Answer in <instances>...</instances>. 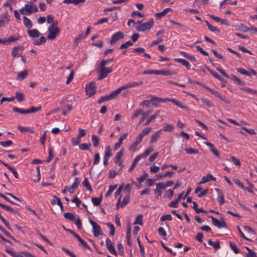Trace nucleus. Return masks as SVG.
<instances>
[{
  "instance_id": "nucleus-47",
  "label": "nucleus",
  "mask_w": 257,
  "mask_h": 257,
  "mask_svg": "<svg viewBox=\"0 0 257 257\" xmlns=\"http://www.w3.org/2000/svg\"><path fill=\"white\" fill-rule=\"evenodd\" d=\"M92 141L93 143V145L94 147H97L99 143V139L97 136L95 135H93L92 136Z\"/></svg>"
},
{
  "instance_id": "nucleus-26",
  "label": "nucleus",
  "mask_w": 257,
  "mask_h": 257,
  "mask_svg": "<svg viewBox=\"0 0 257 257\" xmlns=\"http://www.w3.org/2000/svg\"><path fill=\"white\" fill-rule=\"evenodd\" d=\"M28 75V72L27 70H23V71L19 73L17 76V80H22L24 79Z\"/></svg>"
},
{
  "instance_id": "nucleus-6",
  "label": "nucleus",
  "mask_w": 257,
  "mask_h": 257,
  "mask_svg": "<svg viewBox=\"0 0 257 257\" xmlns=\"http://www.w3.org/2000/svg\"><path fill=\"white\" fill-rule=\"evenodd\" d=\"M143 84V82L140 81L139 82H133L130 83L126 84L120 87L117 88L116 90H115L116 93H117V95L119 94L121 91L123 90L128 89L131 87H133L136 86H139Z\"/></svg>"
},
{
  "instance_id": "nucleus-53",
  "label": "nucleus",
  "mask_w": 257,
  "mask_h": 257,
  "mask_svg": "<svg viewBox=\"0 0 257 257\" xmlns=\"http://www.w3.org/2000/svg\"><path fill=\"white\" fill-rule=\"evenodd\" d=\"M240 89L241 90H243L245 91V92H247L251 94H257V90H255L254 89H251L250 88L242 87V88H240Z\"/></svg>"
},
{
  "instance_id": "nucleus-54",
  "label": "nucleus",
  "mask_w": 257,
  "mask_h": 257,
  "mask_svg": "<svg viewBox=\"0 0 257 257\" xmlns=\"http://www.w3.org/2000/svg\"><path fill=\"white\" fill-rule=\"evenodd\" d=\"M185 151L188 154H197L198 153V150L192 148H186Z\"/></svg>"
},
{
  "instance_id": "nucleus-20",
  "label": "nucleus",
  "mask_w": 257,
  "mask_h": 257,
  "mask_svg": "<svg viewBox=\"0 0 257 257\" xmlns=\"http://www.w3.org/2000/svg\"><path fill=\"white\" fill-rule=\"evenodd\" d=\"M27 32L29 36L32 38H38L40 35V32L36 29L28 30Z\"/></svg>"
},
{
  "instance_id": "nucleus-32",
  "label": "nucleus",
  "mask_w": 257,
  "mask_h": 257,
  "mask_svg": "<svg viewBox=\"0 0 257 257\" xmlns=\"http://www.w3.org/2000/svg\"><path fill=\"white\" fill-rule=\"evenodd\" d=\"M64 217L68 220H71V221H74L76 220V217L71 212H66L64 214Z\"/></svg>"
},
{
  "instance_id": "nucleus-38",
  "label": "nucleus",
  "mask_w": 257,
  "mask_h": 257,
  "mask_svg": "<svg viewBox=\"0 0 257 257\" xmlns=\"http://www.w3.org/2000/svg\"><path fill=\"white\" fill-rule=\"evenodd\" d=\"M156 75H163L165 76L171 75L172 74V72L170 70H156Z\"/></svg>"
},
{
  "instance_id": "nucleus-42",
  "label": "nucleus",
  "mask_w": 257,
  "mask_h": 257,
  "mask_svg": "<svg viewBox=\"0 0 257 257\" xmlns=\"http://www.w3.org/2000/svg\"><path fill=\"white\" fill-rule=\"evenodd\" d=\"M16 98L19 102H22L24 100V95L23 93L17 91L16 93Z\"/></svg>"
},
{
  "instance_id": "nucleus-41",
  "label": "nucleus",
  "mask_w": 257,
  "mask_h": 257,
  "mask_svg": "<svg viewBox=\"0 0 257 257\" xmlns=\"http://www.w3.org/2000/svg\"><path fill=\"white\" fill-rule=\"evenodd\" d=\"M200 100L204 104L206 105L208 107H213L214 104L210 100L205 98H201Z\"/></svg>"
},
{
  "instance_id": "nucleus-64",
  "label": "nucleus",
  "mask_w": 257,
  "mask_h": 257,
  "mask_svg": "<svg viewBox=\"0 0 257 257\" xmlns=\"http://www.w3.org/2000/svg\"><path fill=\"white\" fill-rule=\"evenodd\" d=\"M158 233L160 235L163 236V238L165 240L167 234H166V232L165 229L163 227H160L158 228Z\"/></svg>"
},
{
  "instance_id": "nucleus-51",
  "label": "nucleus",
  "mask_w": 257,
  "mask_h": 257,
  "mask_svg": "<svg viewBox=\"0 0 257 257\" xmlns=\"http://www.w3.org/2000/svg\"><path fill=\"white\" fill-rule=\"evenodd\" d=\"M159 111L155 114L151 115L145 122L144 125H148L151 121L154 120L158 115Z\"/></svg>"
},
{
  "instance_id": "nucleus-34",
  "label": "nucleus",
  "mask_w": 257,
  "mask_h": 257,
  "mask_svg": "<svg viewBox=\"0 0 257 257\" xmlns=\"http://www.w3.org/2000/svg\"><path fill=\"white\" fill-rule=\"evenodd\" d=\"M174 129V126L172 124L165 123L163 130L168 132H171Z\"/></svg>"
},
{
  "instance_id": "nucleus-58",
  "label": "nucleus",
  "mask_w": 257,
  "mask_h": 257,
  "mask_svg": "<svg viewBox=\"0 0 257 257\" xmlns=\"http://www.w3.org/2000/svg\"><path fill=\"white\" fill-rule=\"evenodd\" d=\"M205 23L208 26V29L210 31L212 32H220V30L217 28L212 26L211 24H209V23L207 21H206Z\"/></svg>"
},
{
  "instance_id": "nucleus-35",
  "label": "nucleus",
  "mask_w": 257,
  "mask_h": 257,
  "mask_svg": "<svg viewBox=\"0 0 257 257\" xmlns=\"http://www.w3.org/2000/svg\"><path fill=\"white\" fill-rule=\"evenodd\" d=\"M208 243L210 245L213 246L215 250H217L220 248V243L219 241H217L216 242H213L212 241L211 239H209L208 241Z\"/></svg>"
},
{
  "instance_id": "nucleus-16",
  "label": "nucleus",
  "mask_w": 257,
  "mask_h": 257,
  "mask_svg": "<svg viewBox=\"0 0 257 257\" xmlns=\"http://www.w3.org/2000/svg\"><path fill=\"white\" fill-rule=\"evenodd\" d=\"M210 180L216 181V178L208 173L206 176L202 177V180L199 182V184L206 183Z\"/></svg>"
},
{
  "instance_id": "nucleus-9",
  "label": "nucleus",
  "mask_w": 257,
  "mask_h": 257,
  "mask_svg": "<svg viewBox=\"0 0 257 257\" xmlns=\"http://www.w3.org/2000/svg\"><path fill=\"white\" fill-rule=\"evenodd\" d=\"M89 222L92 225L93 227V234L95 237H98L100 235H101V229L100 225L98 224L96 222L94 221L91 219L89 218Z\"/></svg>"
},
{
  "instance_id": "nucleus-21",
  "label": "nucleus",
  "mask_w": 257,
  "mask_h": 257,
  "mask_svg": "<svg viewBox=\"0 0 257 257\" xmlns=\"http://www.w3.org/2000/svg\"><path fill=\"white\" fill-rule=\"evenodd\" d=\"M174 60L185 66L188 70L190 69L191 65L189 62L187 60L181 58H176L174 59Z\"/></svg>"
},
{
  "instance_id": "nucleus-1",
  "label": "nucleus",
  "mask_w": 257,
  "mask_h": 257,
  "mask_svg": "<svg viewBox=\"0 0 257 257\" xmlns=\"http://www.w3.org/2000/svg\"><path fill=\"white\" fill-rule=\"evenodd\" d=\"M58 22L55 21L49 27L48 31L49 32L47 36V39L49 40H54L59 35L60 30L57 27Z\"/></svg>"
},
{
  "instance_id": "nucleus-60",
  "label": "nucleus",
  "mask_w": 257,
  "mask_h": 257,
  "mask_svg": "<svg viewBox=\"0 0 257 257\" xmlns=\"http://www.w3.org/2000/svg\"><path fill=\"white\" fill-rule=\"evenodd\" d=\"M133 45V43L131 41H128L125 43L121 44L119 48V49H126L128 48L129 46H132Z\"/></svg>"
},
{
  "instance_id": "nucleus-37",
  "label": "nucleus",
  "mask_w": 257,
  "mask_h": 257,
  "mask_svg": "<svg viewBox=\"0 0 257 257\" xmlns=\"http://www.w3.org/2000/svg\"><path fill=\"white\" fill-rule=\"evenodd\" d=\"M0 230L2 231L3 233H4L7 237H9L14 240L15 242H18V240H16L11 234L7 231L5 228H4L1 225H0Z\"/></svg>"
},
{
  "instance_id": "nucleus-7",
  "label": "nucleus",
  "mask_w": 257,
  "mask_h": 257,
  "mask_svg": "<svg viewBox=\"0 0 257 257\" xmlns=\"http://www.w3.org/2000/svg\"><path fill=\"white\" fill-rule=\"evenodd\" d=\"M154 24L153 19L150 20L148 22L136 26V29L138 31L144 32L147 30H150Z\"/></svg>"
},
{
  "instance_id": "nucleus-15",
  "label": "nucleus",
  "mask_w": 257,
  "mask_h": 257,
  "mask_svg": "<svg viewBox=\"0 0 257 257\" xmlns=\"http://www.w3.org/2000/svg\"><path fill=\"white\" fill-rule=\"evenodd\" d=\"M215 191L217 193V200L219 201L220 205H222L225 203V200L223 192L218 188H215Z\"/></svg>"
},
{
  "instance_id": "nucleus-55",
  "label": "nucleus",
  "mask_w": 257,
  "mask_h": 257,
  "mask_svg": "<svg viewBox=\"0 0 257 257\" xmlns=\"http://www.w3.org/2000/svg\"><path fill=\"white\" fill-rule=\"evenodd\" d=\"M106 225L110 228L109 234L111 236H113L115 233V227L111 223L108 222L106 223Z\"/></svg>"
},
{
  "instance_id": "nucleus-2",
  "label": "nucleus",
  "mask_w": 257,
  "mask_h": 257,
  "mask_svg": "<svg viewBox=\"0 0 257 257\" xmlns=\"http://www.w3.org/2000/svg\"><path fill=\"white\" fill-rule=\"evenodd\" d=\"M19 11L23 15L29 16L33 12H37L38 8L35 4L32 3V2H29L28 4H26L25 7L22 8Z\"/></svg>"
},
{
  "instance_id": "nucleus-52",
  "label": "nucleus",
  "mask_w": 257,
  "mask_h": 257,
  "mask_svg": "<svg viewBox=\"0 0 257 257\" xmlns=\"http://www.w3.org/2000/svg\"><path fill=\"white\" fill-rule=\"evenodd\" d=\"M229 245L235 253H238L240 252L239 249L234 243L232 242H229Z\"/></svg>"
},
{
  "instance_id": "nucleus-44",
  "label": "nucleus",
  "mask_w": 257,
  "mask_h": 257,
  "mask_svg": "<svg viewBox=\"0 0 257 257\" xmlns=\"http://www.w3.org/2000/svg\"><path fill=\"white\" fill-rule=\"evenodd\" d=\"M18 130L21 133H24L26 132H29L30 133H34L35 132L33 130H31L29 127H25L22 126H19L18 127Z\"/></svg>"
},
{
  "instance_id": "nucleus-46",
  "label": "nucleus",
  "mask_w": 257,
  "mask_h": 257,
  "mask_svg": "<svg viewBox=\"0 0 257 257\" xmlns=\"http://www.w3.org/2000/svg\"><path fill=\"white\" fill-rule=\"evenodd\" d=\"M6 250L8 253H9L11 256H12L13 257H23L22 255V254L21 252H20L18 253H16L9 248H7L6 249Z\"/></svg>"
},
{
  "instance_id": "nucleus-39",
  "label": "nucleus",
  "mask_w": 257,
  "mask_h": 257,
  "mask_svg": "<svg viewBox=\"0 0 257 257\" xmlns=\"http://www.w3.org/2000/svg\"><path fill=\"white\" fill-rule=\"evenodd\" d=\"M207 70L215 78H216L220 81H223V79L222 77L220 75L218 74L216 72H215L214 71L211 70L209 68H207Z\"/></svg>"
},
{
  "instance_id": "nucleus-24",
  "label": "nucleus",
  "mask_w": 257,
  "mask_h": 257,
  "mask_svg": "<svg viewBox=\"0 0 257 257\" xmlns=\"http://www.w3.org/2000/svg\"><path fill=\"white\" fill-rule=\"evenodd\" d=\"M172 10L170 8H166L164 9L162 12L158 13L156 14V16L159 19H161L164 16H165L169 12H172Z\"/></svg>"
},
{
  "instance_id": "nucleus-63",
  "label": "nucleus",
  "mask_w": 257,
  "mask_h": 257,
  "mask_svg": "<svg viewBox=\"0 0 257 257\" xmlns=\"http://www.w3.org/2000/svg\"><path fill=\"white\" fill-rule=\"evenodd\" d=\"M237 71L241 74L246 75V76H250V72H248L246 70L242 68H238L236 69Z\"/></svg>"
},
{
  "instance_id": "nucleus-59",
  "label": "nucleus",
  "mask_w": 257,
  "mask_h": 257,
  "mask_svg": "<svg viewBox=\"0 0 257 257\" xmlns=\"http://www.w3.org/2000/svg\"><path fill=\"white\" fill-rule=\"evenodd\" d=\"M174 194V191L172 189H169L166 192V194L164 195V197L165 198H168L169 199H171Z\"/></svg>"
},
{
  "instance_id": "nucleus-30",
  "label": "nucleus",
  "mask_w": 257,
  "mask_h": 257,
  "mask_svg": "<svg viewBox=\"0 0 257 257\" xmlns=\"http://www.w3.org/2000/svg\"><path fill=\"white\" fill-rule=\"evenodd\" d=\"M141 105H145L147 107H150L154 105L158 106V104L156 102H151L150 100H144L141 102Z\"/></svg>"
},
{
  "instance_id": "nucleus-28",
  "label": "nucleus",
  "mask_w": 257,
  "mask_h": 257,
  "mask_svg": "<svg viewBox=\"0 0 257 257\" xmlns=\"http://www.w3.org/2000/svg\"><path fill=\"white\" fill-rule=\"evenodd\" d=\"M141 159L140 156H137L135 159H134L133 163L132 164L131 166L128 169L129 172H132L133 171L135 167L136 166L138 162Z\"/></svg>"
},
{
  "instance_id": "nucleus-62",
  "label": "nucleus",
  "mask_w": 257,
  "mask_h": 257,
  "mask_svg": "<svg viewBox=\"0 0 257 257\" xmlns=\"http://www.w3.org/2000/svg\"><path fill=\"white\" fill-rule=\"evenodd\" d=\"M12 144H13V142L11 140L0 142V145L4 147H7L10 146Z\"/></svg>"
},
{
  "instance_id": "nucleus-48",
  "label": "nucleus",
  "mask_w": 257,
  "mask_h": 257,
  "mask_svg": "<svg viewBox=\"0 0 257 257\" xmlns=\"http://www.w3.org/2000/svg\"><path fill=\"white\" fill-rule=\"evenodd\" d=\"M46 41V39L44 36H41L39 39L36 40L35 41L34 44L35 45H40L43 43H45Z\"/></svg>"
},
{
  "instance_id": "nucleus-13",
  "label": "nucleus",
  "mask_w": 257,
  "mask_h": 257,
  "mask_svg": "<svg viewBox=\"0 0 257 257\" xmlns=\"http://www.w3.org/2000/svg\"><path fill=\"white\" fill-rule=\"evenodd\" d=\"M24 47L22 46H17L14 47L12 51V56L14 58L21 56V54L22 53Z\"/></svg>"
},
{
  "instance_id": "nucleus-11",
  "label": "nucleus",
  "mask_w": 257,
  "mask_h": 257,
  "mask_svg": "<svg viewBox=\"0 0 257 257\" xmlns=\"http://www.w3.org/2000/svg\"><path fill=\"white\" fill-rule=\"evenodd\" d=\"M117 95V94L116 93L115 90H114L108 95L101 96L98 100V103L100 104L105 101H108L113 99L116 98Z\"/></svg>"
},
{
  "instance_id": "nucleus-27",
  "label": "nucleus",
  "mask_w": 257,
  "mask_h": 257,
  "mask_svg": "<svg viewBox=\"0 0 257 257\" xmlns=\"http://www.w3.org/2000/svg\"><path fill=\"white\" fill-rule=\"evenodd\" d=\"M91 146L90 143H82L79 145V148L82 151H88Z\"/></svg>"
},
{
  "instance_id": "nucleus-36",
  "label": "nucleus",
  "mask_w": 257,
  "mask_h": 257,
  "mask_svg": "<svg viewBox=\"0 0 257 257\" xmlns=\"http://www.w3.org/2000/svg\"><path fill=\"white\" fill-rule=\"evenodd\" d=\"M151 110H148L145 112H143L142 111V113H141L142 117L141 120L139 122V124L142 123L147 118V117L151 113Z\"/></svg>"
},
{
  "instance_id": "nucleus-31",
  "label": "nucleus",
  "mask_w": 257,
  "mask_h": 257,
  "mask_svg": "<svg viewBox=\"0 0 257 257\" xmlns=\"http://www.w3.org/2000/svg\"><path fill=\"white\" fill-rule=\"evenodd\" d=\"M85 2V0H64L63 3L67 4H73L75 5H78L80 3H84Z\"/></svg>"
},
{
  "instance_id": "nucleus-14",
  "label": "nucleus",
  "mask_w": 257,
  "mask_h": 257,
  "mask_svg": "<svg viewBox=\"0 0 257 257\" xmlns=\"http://www.w3.org/2000/svg\"><path fill=\"white\" fill-rule=\"evenodd\" d=\"M106 247L108 251L112 254L117 256V253L116 251L115 250L112 243H111L110 240L107 238L106 239Z\"/></svg>"
},
{
  "instance_id": "nucleus-40",
  "label": "nucleus",
  "mask_w": 257,
  "mask_h": 257,
  "mask_svg": "<svg viewBox=\"0 0 257 257\" xmlns=\"http://www.w3.org/2000/svg\"><path fill=\"white\" fill-rule=\"evenodd\" d=\"M92 202L93 203V204L96 206H99L101 202V201H102V197H93L92 198Z\"/></svg>"
},
{
  "instance_id": "nucleus-49",
  "label": "nucleus",
  "mask_w": 257,
  "mask_h": 257,
  "mask_svg": "<svg viewBox=\"0 0 257 257\" xmlns=\"http://www.w3.org/2000/svg\"><path fill=\"white\" fill-rule=\"evenodd\" d=\"M41 108H42L41 106H39V107H35L32 106L30 109H26L27 114L36 112L37 111H40L41 109Z\"/></svg>"
},
{
  "instance_id": "nucleus-57",
  "label": "nucleus",
  "mask_w": 257,
  "mask_h": 257,
  "mask_svg": "<svg viewBox=\"0 0 257 257\" xmlns=\"http://www.w3.org/2000/svg\"><path fill=\"white\" fill-rule=\"evenodd\" d=\"M142 218L143 215L142 214L138 215L136 218L135 221L134 222V224H138L141 225H142L143 224Z\"/></svg>"
},
{
  "instance_id": "nucleus-17",
  "label": "nucleus",
  "mask_w": 257,
  "mask_h": 257,
  "mask_svg": "<svg viewBox=\"0 0 257 257\" xmlns=\"http://www.w3.org/2000/svg\"><path fill=\"white\" fill-rule=\"evenodd\" d=\"M163 130H160L151 135V138L150 141V144L155 143L157 141L160 137V134L162 132Z\"/></svg>"
},
{
  "instance_id": "nucleus-22",
  "label": "nucleus",
  "mask_w": 257,
  "mask_h": 257,
  "mask_svg": "<svg viewBox=\"0 0 257 257\" xmlns=\"http://www.w3.org/2000/svg\"><path fill=\"white\" fill-rule=\"evenodd\" d=\"M6 21H9L8 19V13H5L1 14L0 15V27L5 26Z\"/></svg>"
},
{
  "instance_id": "nucleus-4",
  "label": "nucleus",
  "mask_w": 257,
  "mask_h": 257,
  "mask_svg": "<svg viewBox=\"0 0 257 257\" xmlns=\"http://www.w3.org/2000/svg\"><path fill=\"white\" fill-rule=\"evenodd\" d=\"M112 67H105V66H98V72L99 75L97 78L98 80H101L107 77L108 74L112 72Z\"/></svg>"
},
{
  "instance_id": "nucleus-29",
  "label": "nucleus",
  "mask_w": 257,
  "mask_h": 257,
  "mask_svg": "<svg viewBox=\"0 0 257 257\" xmlns=\"http://www.w3.org/2000/svg\"><path fill=\"white\" fill-rule=\"evenodd\" d=\"M82 185L89 191H92V189L87 177L84 178L83 182H82Z\"/></svg>"
},
{
  "instance_id": "nucleus-12",
  "label": "nucleus",
  "mask_w": 257,
  "mask_h": 257,
  "mask_svg": "<svg viewBox=\"0 0 257 257\" xmlns=\"http://www.w3.org/2000/svg\"><path fill=\"white\" fill-rule=\"evenodd\" d=\"M124 38V35L122 32L119 31L117 32L114 34H113L111 36V40L110 41V44L111 45H114L117 41L118 40L122 39Z\"/></svg>"
},
{
  "instance_id": "nucleus-50",
  "label": "nucleus",
  "mask_w": 257,
  "mask_h": 257,
  "mask_svg": "<svg viewBox=\"0 0 257 257\" xmlns=\"http://www.w3.org/2000/svg\"><path fill=\"white\" fill-rule=\"evenodd\" d=\"M19 40V38L17 37L16 35H12L8 39H7V43L8 45L11 44L12 42H14Z\"/></svg>"
},
{
  "instance_id": "nucleus-5",
  "label": "nucleus",
  "mask_w": 257,
  "mask_h": 257,
  "mask_svg": "<svg viewBox=\"0 0 257 257\" xmlns=\"http://www.w3.org/2000/svg\"><path fill=\"white\" fill-rule=\"evenodd\" d=\"M208 217L211 219L213 224L218 228H226L227 227L223 218H222L220 221L212 215L208 216Z\"/></svg>"
},
{
  "instance_id": "nucleus-10",
  "label": "nucleus",
  "mask_w": 257,
  "mask_h": 257,
  "mask_svg": "<svg viewBox=\"0 0 257 257\" xmlns=\"http://www.w3.org/2000/svg\"><path fill=\"white\" fill-rule=\"evenodd\" d=\"M96 87L95 83L91 82L89 84H87L85 87L86 93L89 96H91L96 92Z\"/></svg>"
},
{
  "instance_id": "nucleus-3",
  "label": "nucleus",
  "mask_w": 257,
  "mask_h": 257,
  "mask_svg": "<svg viewBox=\"0 0 257 257\" xmlns=\"http://www.w3.org/2000/svg\"><path fill=\"white\" fill-rule=\"evenodd\" d=\"M152 97V101H157L158 102H165L166 101H169L173 103L176 105L178 106L180 108H181L182 109H187V107L186 106L183 105L181 102L177 100L174 98H160L157 97L153 96H151Z\"/></svg>"
},
{
  "instance_id": "nucleus-33",
  "label": "nucleus",
  "mask_w": 257,
  "mask_h": 257,
  "mask_svg": "<svg viewBox=\"0 0 257 257\" xmlns=\"http://www.w3.org/2000/svg\"><path fill=\"white\" fill-rule=\"evenodd\" d=\"M130 202V195L127 194L125 196L123 197L122 202L120 204V207L121 208L124 207L126 206Z\"/></svg>"
},
{
  "instance_id": "nucleus-8",
  "label": "nucleus",
  "mask_w": 257,
  "mask_h": 257,
  "mask_svg": "<svg viewBox=\"0 0 257 257\" xmlns=\"http://www.w3.org/2000/svg\"><path fill=\"white\" fill-rule=\"evenodd\" d=\"M203 87L205 88L206 90H208L210 92H211L213 95H214L215 96L218 97L220 100L224 101L226 103H230V101L227 99L225 98V97H223L220 95L219 93L215 91V90L206 86V85H202Z\"/></svg>"
},
{
  "instance_id": "nucleus-43",
  "label": "nucleus",
  "mask_w": 257,
  "mask_h": 257,
  "mask_svg": "<svg viewBox=\"0 0 257 257\" xmlns=\"http://www.w3.org/2000/svg\"><path fill=\"white\" fill-rule=\"evenodd\" d=\"M153 149L152 147H149L148 149H147L144 153L141 155H140L141 158H146L150 153L153 151Z\"/></svg>"
},
{
  "instance_id": "nucleus-19",
  "label": "nucleus",
  "mask_w": 257,
  "mask_h": 257,
  "mask_svg": "<svg viewBox=\"0 0 257 257\" xmlns=\"http://www.w3.org/2000/svg\"><path fill=\"white\" fill-rule=\"evenodd\" d=\"M127 136V133H126L125 134L121 135L120 137L118 142L115 143V144L114 145V150H117L120 147V146L121 145V144L122 143V141L126 138Z\"/></svg>"
},
{
  "instance_id": "nucleus-56",
  "label": "nucleus",
  "mask_w": 257,
  "mask_h": 257,
  "mask_svg": "<svg viewBox=\"0 0 257 257\" xmlns=\"http://www.w3.org/2000/svg\"><path fill=\"white\" fill-rule=\"evenodd\" d=\"M13 110L15 112H17L20 114H27L26 109H23L22 108H20L17 107H13Z\"/></svg>"
},
{
  "instance_id": "nucleus-25",
  "label": "nucleus",
  "mask_w": 257,
  "mask_h": 257,
  "mask_svg": "<svg viewBox=\"0 0 257 257\" xmlns=\"http://www.w3.org/2000/svg\"><path fill=\"white\" fill-rule=\"evenodd\" d=\"M23 22L25 26L29 29H30L33 26V24L31 20L26 16L23 17Z\"/></svg>"
},
{
  "instance_id": "nucleus-61",
  "label": "nucleus",
  "mask_w": 257,
  "mask_h": 257,
  "mask_svg": "<svg viewBox=\"0 0 257 257\" xmlns=\"http://www.w3.org/2000/svg\"><path fill=\"white\" fill-rule=\"evenodd\" d=\"M111 156H112V154L111 152L110 148V146H108L106 147V148L105 149V153H104V155L103 157L108 158L110 157Z\"/></svg>"
},
{
  "instance_id": "nucleus-45",
  "label": "nucleus",
  "mask_w": 257,
  "mask_h": 257,
  "mask_svg": "<svg viewBox=\"0 0 257 257\" xmlns=\"http://www.w3.org/2000/svg\"><path fill=\"white\" fill-rule=\"evenodd\" d=\"M123 154V151L122 150L118 152L114 159V163L117 164L119 162Z\"/></svg>"
},
{
  "instance_id": "nucleus-23",
  "label": "nucleus",
  "mask_w": 257,
  "mask_h": 257,
  "mask_svg": "<svg viewBox=\"0 0 257 257\" xmlns=\"http://www.w3.org/2000/svg\"><path fill=\"white\" fill-rule=\"evenodd\" d=\"M229 79L233 80L234 82L237 85H244L245 84V82L241 81L234 75H231Z\"/></svg>"
},
{
  "instance_id": "nucleus-18",
  "label": "nucleus",
  "mask_w": 257,
  "mask_h": 257,
  "mask_svg": "<svg viewBox=\"0 0 257 257\" xmlns=\"http://www.w3.org/2000/svg\"><path fill=\"white\" fill-rule=\"evenodd\" d=\"M205 145L210 147V151L217 157H220L219 152L214 147V146L212 144L209 142H205Z\"/></svg>"
}]
</instances>
